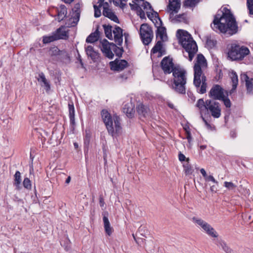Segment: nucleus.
Returning <instances> with one entry per match:
<instances>
[{"mask_svg": "<svg viewBox=\"0 0 253 253\" xmlns=\"http://www.w3.org/2000/svg\"><path fill=\"white\" fill-rule=\"evenodd\" d=\"M224 9L225 10L224 12L218 11L214 16L211 26L215 31H219L224 33L229 31L231 35L235 34L238 30L235 19L228 9L226 8H224Z\"/></svg>", "mask_w": 253, "mask_h": 253, "instance_id": "nucleus-1", "label": "nucleus"}, {"mask_svg": "<svg viewBox=\"0 0 253 253\" xmlns=\"http://www.w3.org/2000/svg\"><path fill=\"white\" fill-rule=\"evenodd\" d=\"M207 66V61L202 54H198L194 66V77L193 83L199 93L204 94L206 92L207 84L206 78L203 70Z\"/></svg>", "mask_w": 253, "mask_h": 253, "instance_id": "nucleus-2", "label": "nucleus"}, {"mask_svg": "<svg viewBox=\"0 0 253 253\" xmlns=\"http://www.w3.org/2000/svg\"><path fill=\"white\" fill-rule=\"evenodd\" d=\"M176 36L179 42L188 54L189 60L191 61L198 51L196 42L191 35L186 31L179 29L177 31Z\"/></svg>", "mask_w": 253, "mask_h": 253, "instance_id": "nucleus-3", "label": "nucleus"}, {"mask_svg": "<svg viewBox=\"0 0 253 253\" xmlns=\"http://www.w3.org/2000/svg\"><path fill=\"white\" fill-rule=\"evenodd\" d=\"M172 73L173 83L171 88L175 92L180 94L186 92V84L187 82V72L182 67L176 65Z\"/></svg>", "mask_w": 253, "mask_h": 253, "instance_id": "nucleus-4", "label": "nucleus"}, {"mask_svg": "<svg viewBox=\"0 0 253 253\" xmlns=\"http://www.w3.org/2000/svg\"><path fill=\"white\" fill-rule=\"evenodd\" d=\"M102 119L105 125L108 133L112 136L118 135L121 133V126L120 118L119 116L114 115L113 117L106 110H103L101 112Z\"/></svg>", "mask_w": 253, "mask_h": 253, "instance_id": "nucleus-5", "label": "nucleus"}, {"mask_svg": "<svg viewBox=\"0 0 253 253\" xmlns=\"http://www.w3.org/2000/svg\"><path fill=\"white\" fill-rule=\"evenodd\" d=\"M180 0H169L168 11L170 13V18L174 22H187V16L185 13L177 15L174 16V14L178 12L180 7Z\"/></svg>", "mask_w": 253, "mask_h": 253, "instance_id": "nucleus-6", "label": "nucleus"}, {"mask_svg": "<svg viewBox=\"0 0 253 253\" xmlns=\"http://www.w3.org/2000/svg\"><path fill=\"white\" fill-rule=\"evenodd\" d=\"M249 53V49L247 47L233 43L229 48L228 57L232 60H242Z\"/></svg>", "mask_w": 253, "mask_h": 253, "instance_id": "nucleus-7", "label": "nucleus"}, {"mask_svg": "<svg viewBox=\"0 0 253 253\" xmlns=\"http://www.w3.org/2000/svg\"><path fill=\"white\" fill-rule=\"evenodd\" d=\"M101 49L105 56L109 59L114 57V53L118 56H121L124 51L122 47H118L115 44L110 43L107 40H104L101 43Z\"/></svg>", "mask_w": 253, "mask_h": 253, "instance_id": "nucleus-8", "label": "nucleus"}, {"mask_svg": "<svg viewBox=\"0 0 253 253\" xmlns=\"http://www.w3.org/2000/svg\"><path fill=\"white\" fill-rule=\"evenodd\" d=\"M192 221L198 227L201 228L209 236L213 238H217L218 237V233L215 229L210 224L202 218L193 217L192 218Z\"/></svg>", "mask_w": 253, "mask_h": 253, "instance_id": "nucleus-9", "label": "nucleus"}, {"mask_svg": "<svg viewBox=\"0 0 253 253\" xmlns=\"http://www.w3.org/2000/svg\"><path fill=\"white\" fill-rule=\"evenodd\" d=\"M131 9L135 10L141 19H145V10L150 9V4L144 0H132V3H129Z\"/></svg>", "mask_w": 253, "mask_h": 253, "instance_id": "nucleus-10", "label": "nucleus"}, {"mask_svg": "<svg viewBox=\"0 0 253 253\" xmlns=\"http://www.w3.org/2000/svg\"><path fill=\"white\" fill-rule=\"evenodd\" d=\"M139 34L142 42L145 45H148L151 42L154 37L151 27L146 23L141 24L139 30Z\"/></svg>", "mask_w": 253, "mask_h": 253, "instance_id": "nucleus-11", "label": "nucleus"}, {"mask_svg": "<svg viewBox=\"0 0 253 253\" xmlns=\"http://www.w3.org/2000/svg\"><path fill=\"white\" fill-rule=\"evenodd\" d=\"M206 110L214 118H218L221 116V108L220 104L214 100L208 99L206 100Z\"/></svg>", "mask_w": 253, "mask_h": 253, "instance_id": "nucleus-12", "label": "nucleus"}, {"mask_svg": "<svg viewBox=\"0 0 253 253\" xmlns=\"http://www.w3.org/2000/svg\"><path fill=\"white\" fill-rule=\"evenodd\" d=\"M209 95L214 100H221L223 98L224 90L223 88L218 84H214L211 89Z\"/></svg>", "mask_w": 253, "mask_h": 253, "instance_id": "nucleus-13", "label": "nucleus"}, {"mask_svg": "<svg viewBox=\"0 0 253 253\" xmlns=\"http://www.w3.org/2000/svg\"><path fill=\"white\" fill-rule=\"evenodd\" d=\"M161 68L165 74H169L173 71L174 66L172 59L169 57H165L161 63Z\"/></svg>", "mask_w": 253, "mask_h": 253, "instance_id": "nucleus-14", "label": "nucleus"}, {"mask_svg": "<svg viewBox=\"0 0 253 253\" xmlns=\"http://www.w3.org/2000/svg\"><path fill=\"white\" fill-rule=\"evenodd\" d=\"M111 69L113 71L120 72L126 68L128 63L125 60H115L110 63Z\"/></svg>", "mask_w": 253, "mask_h": 253, "instance_id": "nucleus-15", "label": "nucleus"}, {"mask_svg": "<svg viewBox=\"0 0 253 253\" xmlns=\"http://www.w3.org/2000/svg\"><path fill=\"white\" fill-rule=\"evenodd\" d=\"M155 26L157 28L156 32L157 38H159L161 41L165 42L167 40L168 37L166 33V29L162 26V22H156Z\"/></svg>", "mask_w": 253, "mask_h": 253, "instance_id": "nucleus-16", "label": "nucleus"}, {"mask_svg": "<svg viewBox=\"0 0 253 253\" xmlns=\"http://www.w3.org/2000/svg\"><path fill=\"white\" fill-rule=\"evenodd\" d=\"M137 112L140 118H146L151 115L149 108L146 105L140 103L136 107Z\"/></svg>", "mask_w": 253, "mask_h": 253, "instance_id": "nucleus-17", "label": "nucleus"}, {"mask_svg": "<svg viewBox=\"0 0 253 253\" xmlns=\"http://www.w3.org/2000/svg\"><path fill=\"white\" fill-rule=\"evenodd\" d=\"M114 41L116 44L121 46L123 43V29L118 26H116L113 30Z\"/></svg>", "mask_w": 253, "mask_h": 253, "instance_id": "nucleus-18", "label": "nucleus"}, {"mask_svg": "<svg viewBox=\"0 0 253 253\" xmlns=\"http://www.w3.org/2000/svg\"><path fill=\"white\" fill-rule=\"evenodd\" d=\"M146 13L147 17L156 25V22H162L160 18L158 16L157 12H155L150 5V9H147L145 10V13Z\"/></svg>", "mask_w": 253, "mask_h": 253, "instance_id": "nucleus-19", "label": "nucleus"}, {"mask_svg": "<svg viewBox=\"0 0 253 253\" xmlns=\"http://www.w3.org/2000/svg\"><path fill=\"white\" fill-rule=\"evenodd\" d=\"M123 112L126 114L127 117L132 118L134 114V105L129 102L124 104L123 108Z\"/></svg>", "mask_w": 253, "mask_h": 253, "instance_id": "nucleus-20", "label": "nucleus"}, {"mask_svg": "<svg viewBox=\"0 0 253 253\" xmlns=\"http://www.w3.org/2000/svg\"><path fill=\"white\" fill-rule=\"evenodd\" d=\"M151 53H158V57H161L165 54V51L163 49L162 41H158L151 50Z\"/></svg>", "mask_w": 253, "mask_h": 253, "instance_id": "nucleus-21", "label": "nucleus"}, {"mask_svg": "<svg viewBox=\"0 0 253 253\" xmlns=\"http://www.w3.org/2000/svg\"><path fill=\"white\" fill-rule=\"evenodd\" d=\"M241 79L242 80L244 79L246 81L247 93L249 94H253V79L250 78L246 74L242 76Z\"/></svg>", "mask_w": 253, "mask_h": 253, "instance_id": "nucleus-22", "label": "nucleus"}, {"mask_svg": "<svg viewBox=\"0 0 253 253\" xmlns=\"http://www.w3.org/2000/svg\"><path fill=\"white\" fill-rule=\"evenodd\" d=\"M85 51L87 55L90 57L94 61L98 59L99 53L94 50L93 47L91 45H88L85 47Z\"/></svg>", "mask_w": 253, "mask_h": 253, "instance_id": "nucleus-23", "label": "nucleus"}, {"mask_svg": "<svg viewBox=\"0 0 253 253\" xmlns=\"http://www.w3.org/2000/svg\"><path fill=\"white\" fill-rule=\"evenodd\" d=\"M106 214L107 215V213H104L103 214V221L104 223V227L106 233L108 236H110L112 233L113 228L111 226L109 219Z\"/></svg>", "mask_w": 253, "mask_h": 253, "instance_id": "nucleus-24", "label": "nucleus"}, {"mask_svg": "<svg viewBox=\"0 0 253 253\" xmlns=\"http://www.w3.org/2000/svg\"><path fill=\"white\" fill-rule=\"evenodd\" d=\"M103 14L104 16L108 17L115 22L117 23L119 22V20L117 16L111 11V9L108 8L104 7Z\"/></svg>", "mask_w": 253, "mask_h": 253, "instance_id": "nucleus-25", "label": "nucleus"}, {"mask_svg": "<svg viewBox=\"0 0 253 253\" xmlns=\"http://www.w3.org/2000/svg\"><path fill=\"white\" fill-rule=\"evenodd\" d=\"M65 27L61 26L54 32L58 40L59 39H66L68 38V36L67 32L65 30Z\"/></svg>", "mask_w": 253, "mask_h": 253, "instance_id": "nucleus-26", "label": "nucleus"}, {"mask_svg": "<svg viewBox=\"0 0 253 253\" xmlns=\"http://www.w3.org/2000/svg\"><path fill=\"white\" fill-rule=\"evenodd\" d=\"M39 82L42 83V86H44L46 91H48L50 90V84L45 78V77L43 73H41L39 75V78L38 79Z\"/></svg>", "mask_w": 253, "mask_h": 253, "instance_id": "nucleus-27", "label": "nucleus"}, {"mask_svg": "<svg viewBox=\"0 0 253 253\" xmlns=\"http://www.w3.org/2000/svg\"><path fill=\"white\" fill-rule=\"evenodd\" d=\"M57 11V19L58 21H61L63 20L67 15V9L64 5H61L59 9H58Z\"/></svg>", "mask_w": 253, "mask_h": 253, "instance_id": "nucleus-28", "label": "nucleus"}, {"mask_svg": "<svg viewBox=\"0 0 253 253\" xmlns=\"http://www.w3.org/2000/svg\"><path fill=\"white\" fill-rule=\"evenodd\" d=\"M230 77L232 82V88L230 91V93H232L237 88L238 84V76L235 72H231Z\"/></svg>", "mask_w": 253, "mask_h": 253, "instance_id": "nucleus-29", "label": "nucleus"}, {"mask_svg": "<svg viewBox=\"0 0 253 253\" xmlns=\"http://www.w3.org/2000/svg\"><path fill=\"white\" fill-rule=\"evenodd\" d=\"M215 244L218 247H221L226 253H232L231 250L224 241L221 240H217Z\"/></svg>", "mask_w": 253, "mask_h": 253, "instance_id": "nucleus-30", "label": "nucleus"}, {"mask_svg": "<svg viewBox=\"0 0 253 253\" xmlns=\"http://www.w3.org/2000/svg\"><path fill=\"white\" fill-rule=\"evenodd\" d=\"M99 38V32L96 30L95 32L91 33L86 39V42L88 43H93L97 41Z\"/></svg>", "mask_w": 253, "mask_h": 253, "instance_id": "nucleus-31", "label": "nucleus"}, {"mask_svg": "<svg viewBox=\"0 0 253 253\" xmlns=\"http://www.w3.org/2000/svg\"><path fill=\"white\" fill-rule=\"evenodd\" d=\"M196 106L198 108L201 116L203 115L202 113L204 111L206 110V101L205 102L203 99H199L198 100Z\"/></svg>", "mask_w": 253, "mask_h": 253, "instance_id": "nucleus-32", "label": "nucleus"}, {"mask_svg": "<svg viewBox=\"0 0 253 253\" xmlns=\"http://www.w3.org/2000/svg\"><path fill=\"white\" fill-rule=\"evenodd\" d=\"M189 159L188 158L186 159V162L183 165L184 171L186 175H190L193 172V169L189 164Z\"/></svg>", "mask_w": 253, "mask_h": 253, "instance_id": "nucleus-33", "label": "nucleus"}, {"mask_svg": "<svg viewBox=\"0 0 253 253\" xmlns=\"http://www.w3.org/2000/svg\"><path fill=\"white\" fill-rule=\"evenodd\" d=\"M106 37L110 40L113 39L112 35V27L110 25H103Z\"/></svg>", "mask_w": 253, "mask_h": 253, "instance_id": "nucleus-34", "label": "nucleus"}, {"mask_svg": "<svg viewBox=\"0 0 253 253\" xmlns=\"http://www.w3.org/2000/svg\"><path fill=\"white\" fill-rule=\"evenodd\" d=\"M56 40H58V38L53 33L51 35L43 37L42 41L44 43H48Z\"/></svg>", "mask_w": 253, "mask_h": 253, "instance_id": "nucleus-35", "label": "nucleus"}, {"mask_svg": "<svg viewBox=\"0 0 253 253\" xmlns=\"http://www.w3.org/2000/svg\"><path fill=\"white\" fill-rule=\"evenodd\" d=\"M14 185L18 189L21 182V173L19 171H16L14 174Z\"/></svg>", "mask_w": 253, "mask_h": 253, "instance_id": "nucleus-36", "label": "nucleus"}, {"mask_svg": "<svg viewBox=\"0 0 253 253\" xmlns=\"http://www.w3.org/2000/svg\"><path fill=\"white\" fill-rule=\"evenodd\" d=\"M80 7L81 4L80 3H77L75 5L73 9V11L75 13V16L77 17L78 20L80 17Z\"/></svg>", "mask_w": 253, "mask_h": 253, "instance_id": "nucleus-37", "label": "nucleus"}, {"mask_svg": "<svg viewBox=\"0 0 253 253\" xmlns=\"http://www.w3.org/2000/svg\"><path fill=\"white\" fill-rule=\"evenodd\" d=\"M224 186L229 190H234L237 187V185L231 182H224Z\"/></svg>", "mask_w": 253, "mask_h": 253, "instance_id": "nucleus-38", "label": "nucleus"}, {"mask_svg": "<svg viewBox=\"0 0 253 253\" xmlns=\"http://www.w3.org/2000/svg\"><path fill=\"white\" fill-rule=\"evenodd\" d=\"M247 4L250 14L253 15V0H247Z\"/></svg>", "mask_w": 253, "mask_h": 253, "instance_id": "nucleus-39", "label": "nucleus"}, {"mask_svg": "<svg viewBox=\"0 0 253 253\" xmlns=\"http://www.w3.org/2000/svg\"><path fill=\"white\" fill-rule=\"evenodd\" d=\"M59 49L57 47H54L50 48L49 50V54L52 56H58Z\"/></svg>", "mask_w": 253, "mask_h": 253, "instance_id": "nucleus-40", "label": "nucleus"}, {"mask_svg": "<svg viewBox=\"0 0 253 253\" xmlns=\"http://www.w3.org/2000/svg\"><path fill=\"white\" fill-rule=\"evenodd\" d=\"M24 187L27 189H30L31 187V182L28 178H25L23 182Z\"/></svg>", "mask_w": 253, "mask_h": 253, "instance_id": "nucleus-41", "label": "nucleus"}, {"mask_svg": "<svg viewBox=\"0 0 253 253\" xmlns=\"http://www.w3.org/2000/svg\"><path fill=\"white\" fill-rule=\"evenodd\" d=\"M58 56L62 58H66L68 57V54L67 51L65 50H60L58 54Z\"/></svg>", "mask_w": 253, "mask_h": 253, "instance_id": "nucleus-42", "label": "nucleus"}, {"mask_svg": "<svg viewBox=\"0 0 253 253\" xmlns=\"http://www.w3.org/2000/svg\"><path fill=\"white\" fill-rule=\"evenodd\" d=\"M224 102V105L227 108H229L231 106V102L229 99L228 97H226L225 96L223 97V98L221 99Z\"/></svg>", "mask_w": 253, "mask_h": 253, "instance_id": "nucleus-43", "label": "nucleus"}, {"mask_svg": "<svg viewBox=\"0 0 253 253\" xmlns=\"http://www.w3.org/2000/svg\"><path fill=\"white\" fill-rule=\"evenodd\" d=\"M69 111V116H75V109L73 104H68Z\"/></svg>", "mask_w": 253, "mask_h": 253, "instance_id": "nucleus-44", "label": "nucleus"}, {"mask_svg": "<svg viewBox=\"0 0 253 253\" xmlns=\"http://www.w3.org/2000/svg\"><path fill=\"white\" fill-rule=\"evenodd\" d=\"M206 43L208 46L212 47L216 44V41L208 38L207 40Z\"/></svg>", "mask_w": 253, "mask_h": 253, "instance_id": "nucleus-45", "label": "nucleus"}, {"mask_svg": "<svg viewBox=\"0 0 253 253\" xmlns=\"http://www.w3.org/2000/svg\"><path fill=\"white\" fill-rule=\"evenodd\" d=\"M93 7L94 9V16L96 18L100 17L101 13L99 8L96 5H94Z\"/></svg>", "mask_w": 253, "mask_h": 253, "instance_id": "nucleus-46", "label": "nucleus"}, {"mask_svg": "<svg viewBox=\"0 0 253 253\" xmlns=\"http://www.w3.org/2000/svg\"><path fill=\"white\" fill-rule=\"evenodd\" d=\"M206 181H211L212 182L217 184L218 182L215 179V178L212 175H208L207 177L205 178Z\"/></svg>", "mask_w": 253, "mask_h": 253, "instance_id": "nucleus-47", "label": "nucleus"}, {"mask_svg": "<svg viewBox=\"0 0 253 253\" xmlns=\"http://www.w3.org/2000/svg\"><path fill=\"white\" fill-rule=\"evenodd\" d=\"M201 118L202 119V120L204 121V122L205 124V125L207 127L208 129H211V125L206 121V120L203 117V115H201Z\"/></svg>", "mask_w": 253, "mask_h": 253, "instance_id": "nucleus-48", "label": "nucleus"}, {"mask_svg": "<svg viewBox=\"0 0 253 253\" xmlns=\"http://www.w3.org/2000/svg\"><path fill=\"white\" fill-rule=\"evenodd\" d=\"M201 118L202 119V120L204 121V122L205 124V125L207 127L208 129H211V125L206 121V120L203 117V115H201Z\"/></svg>", "mask_w": 253, "mask_h": 253, "instance_id": "nucleus-49", "label": "nucleus"}, {"mask_svg": "<svg viewBox=\"0 0 253 253\" xmlns=\"http://www.w3.org/2000/svg\"><path fill=\"white\" fill-rule=\"evenodd\" d=\"M178 158H179V161L181 162H183V161H186V159H187L186 158V157L184 155H183V154H182L181 153H180L179 154Z\"/></svg>", "mask_w": 253, "mask_h": 253, "instance_id": "nucleus-50", "label": "nucleus"}, {"mask_svg": "<svg viewBox=\"0 0 253 253\" xmlns=\"http://www.w3.org/2000/svg\"><path fill=\"white\" fill-rule=\"evenodd\" d=\"M200 172L202 173L203 177L205 178V179L207 177L208 175L207 174V172L204 169H200Z\"/></svg>", "mask_w": 253, "mask_h": 253, "instance_id": "nucleus-51", "label": "nucleus"}, {"mask_svg": "<svg viewBox=\"0 0 253 253\" xmlns=\"http://www.w3.org/2000/svg\"><path fill=\"white\" fill-rule=\"evenodd\" d=\"M190 100L192 102H194L196 100V97L193 94H188Z\"/></svg>", "mask_w": 253, "mask_h": 253, "instance_id": "nucleus-52", "label": "nucleus"}, {"mask_svg": "<svg viewBox=\"0 0 253 253\" xmlns=\"http://www.w3.org/2000/svg\"><path fill=\"white\" fill-rule=\"evenodd\" d=\"M123 36L125 37V42L126 43H127V41H128V38H129V35L128 33H125L123 34Z\"/></svg>", "mask_w": 253, "mask_h": 253, "instance_id": "nucleus-53", "label": "nucleus"}, {"mask_svg": "<svg viewBox=\"0 0 253 253\" xmlns=\"http://www.w3.org/2000/svg\"><path fill=\"white\" fill-rule=\"evenodd\" d=\"M70 120L71 124L74 125L75 124V116L70 117Z\"/></svg>", "mask_w": 253, "mask_h": 253, "instance_id": "nucleus-54", "label": "nucleus"}, {"mask_svg": "<svg viewBox=\"0 0 253 253\" xmlns=\"http://www.w3.org/2000/svg\"><path fill=\"white\" fill-rule=\"evenodd\" d=\"M99 203H100V206L101 207H104V202L103 201V199L102 198H100Z\"/></svg>", "mask_w": 253, "mask_h": 253, "instance_id": "nucleus-55", "label": "nucleus"}, {"mask_svg": "<svg viewBox=\"0 0 253 253\" xmlns=\"http://www.w3.org/2000/svg\"><path fill=\"white\" fill-rule=\"evenodd\" d=\"M104 0H98V3H99V7H100L103 5Z\"/></svg>", "mask_w": 253, "mask_h": 253, "instance_id": "nucleus-56", "label": "nucleus"}, {"mask_svg": "<svg viewBox=\"0 0 253 253\" xmlns=\"http://www.w3.org/2000/svg\"><path fill=\"white\" fill-rule=\"evenodd\" d=\"M120 77L123 79V80H126L127 78V76L126 75H120Z\"/></svg>", "mask_w": 253, "mask_h": 253, "instance_id": "nucleus-57", "label": "nucleus"}, {"mask_svg": "<svg viewBox=\"0 0 253 253\" xmlns=\"http://www.w3.org/2000/svg\"><path fill=\"white\" fill-rule=\"evenodd\" d=\"M70 181H71V177L70 176H69L67 177V178L66 179V180L65 181V183L66 184H69L70 182Z\"/></svg>", "mask_w": 253, "mask_h": 253, "instance_id": "nucleus-58", "label": "nucleus"}, {"mask_svg": "<svg viewBox=\"0 0 253 253\" xmlns=\"http://www.w3.org/2000/svg\"><path fill=\"white\" fill-rule=\"evenodd\" d=\"M66 3H71L74 0H62Z\"/></svg>", "mask_w": 253, "mask_h": 253, "instance_id": "nucleus-59", "label": "nucleus"}, {"mask_svg": "<svg viewBox=\"0 0 253 253\" xmlns=\"http://www.w3.org/2000/svg\"><path fill=\"white\" fill-rule=\"evenodd\" d=\"M187 139H188V142H190V141H191V137L190 136V134H188V136H187Z\"/></svg>", "mask_w": 253, "mask_h": 253, "instance_id": "nucleus-60", "label": "nucleus"}, {"mask_svg": "<svg viewBox=\"0 0 253 253\" xmlns=\"http://www.w3.org/2000/svg\"><path fill=\"white\" fill-rule=\"evenodd\" d=\"M206 147H207V146L206 145H201L200 146L201 149L202 150H204L206 148Z\"/></svg>", "mask_w": 253, "mask_h": 253, "instance_id": "nucleus-61", "label": "nucleus"}, {"mask_svg": "<svg viewBox=\"0 0 253 253\" xmlns=\"http://www.w3.org/2000/svg\"><path fill=\"white\" fill-rule=\"evenodd\" d=\"M169 106L171 108H173V105L172 104H169Z\"/></svg>", "mask_w": 253, "mask_h": 253, "instance_id": "nucleus-62", "label": "nucleus"}, {"mask_svg": "<svg viewBox=\"0 0 253 253\" xmlns=\"http://www.w3.org/2000/svg\"><path fill=\"white\" fill-rule=\"evenodd\" d=\"M211 191H213V189H214V186H211Z\"/></svg>", "mask_w": 253, "mask_h": 253, "instance_id": "nucleus-63", "label": "nucleus"}, {"mask_svg": "<svg viewBox=\"0 0 253 253\" xmlns=\"http://www.w3.org/2000/svg\"><path fill=\"white\" fill-rule=\"evenodd\" d=\"M74 146H75V147H78V144L76 143H74Z\"/></svg>", "mask_w": 253, "mask_h": 253, "instance_id": "nucleus-64", "label": "nucleus"}]
</instances>
